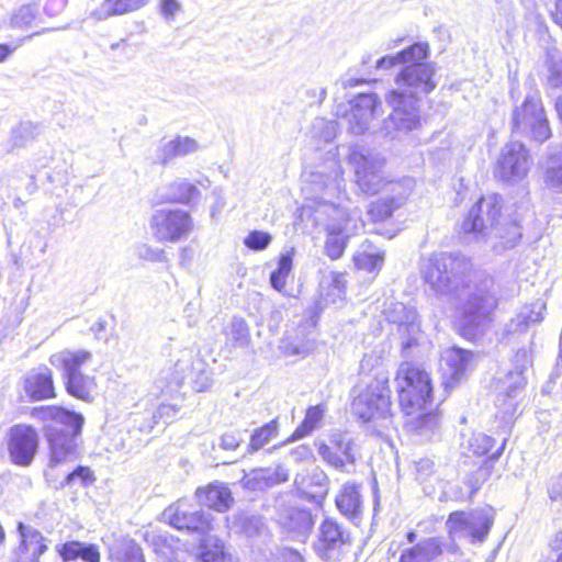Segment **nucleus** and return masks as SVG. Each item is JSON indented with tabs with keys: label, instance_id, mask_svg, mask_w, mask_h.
<instances>
[{
	"label": "nucleus",
	"instance_id": "a19ab883",
	"mask_svg": "<svg viewBox=\"0 0 562 562\" xmlns=\"http://www.w3.org/2000/svg\"><path fill=\"white\" fill-rule=\"evenodd\" d=\"M227 342L235 348H247L251 337L246 321L241 317H233L224 329Z\"/></svg>",
	"mask_w": 562,
	"mask_h": 562
},
{
	"label": "nucleus",
	"instance_id": "c9c22d12",
	"mask_svg": "<svg viewBox=\"0 0 562 562\" xmlns=\"http://www.w3.org/2000/svg\"><path fill=\"white\" fill-rule=\"evenodd\" d=\"M414 187L415 181L409 177H404L397 180L385 179L383 189L379 193L391 199L395 206L402 207L406 203Z\"/></svg>",
	"mask_w": 562,
	"mask_h": 562
},
{
	"label": "nucleus",
	"instance_id": "a18cd8bd",
	"mask_svg": "<svg viewBox=\"0 0 562 562\" xmlns=\"http://www.w3.org/2000/svg\"><path fill=\"white\" fill-rule=\"evenodd\" d=\"M293 259L291 254H284L280 257L278 268L270 276V283L272 288L279 292H282L286 279L292 270Z\"/></svg>",
	"mask_w": 562,
	"mask_h": 562
},
{
	"label": "nucleus",
	"instance_id": "58836bf2",
	"mask_svg": "<svg viewBox=\"0 0 562 562\" xmlns=\"http://www.w3.org/2000/svg\"><path fill=\"white\" fill-rule=\"evenodd\" d=\"M199 550L201 562H232L224 543L211 533L201 539Z\"/></svg>",
	"mask_w": 562,
	"mask_h": 562
},
{
	"label": "nucleus",
	"instance_id": "bf43d9fd",
	"mask_svg": "<svg viewBox=\"0 0 562 562\" xmlns=\"http://www.w3.org/2000/svg\"><path fill=\"white\" fill-rule=\"evenodd\" d=\"M237 520L241 526L243 532L246 533L247 536H252L257 533L260 527L262 526L261 520L257 517H247L241 515L237 518Z\"/></svg>",
	"mask_w": 562,
	"mask_h": 562
},
{
	"label": "nucleus",
	"instance_id": "6ab92c4d",
	"mask_svg": "<svg viewBox=\"0 0 562 562\" xmlns=\"http://www.w3.org/2000/svg\"><path fill=\"white\" fill-rule=\"evenodd\" d=\"M38 448V434L27 425H15L10 429L8 449L11 461L18 465H30Z\"/></svg>",
	"mask_w": 562,
	"mask_h": 562
},
{
	"label": "nucleus",
	"instance_id": "7c9ffc66",
	"mask_svg": "<svg viewBox=\"0 0 562 562\" xmlns=\"http://www.w3.org/2000/svg\"><path fill=\"white\" fill-rule=\"evenodd\" d=\"M336 505L346 517L352 520L359 518L362 508L360 485L346 483L336 496Z\"/></svg>",
	"mask_w": 562,
	"mask_h": 562
},
{
	"label": "nucleus",
	"instance_id": "052dcab7",
	"mask_svg": "<svg viewBox=\"0 0 562 562\" xmlns=\"http://www.w3.org/2000/svg\"><path fill=\"white\" fill-rule=\"evenodd\" d=\"M139 257L148 261L159 262L165 261L166 254L162 249L144 245L139 248Z\"/></svg>",
	"mask_w": 562,
	"mask_h": 562
},
{
	"label": "nucleus",
	"instance_id": "69168bd1",
	"mask_svg": "<svg viewBox=\"0 0 562 562\" xmlns=\"http://www.w3.org/2000/svg\"><path fill=\"white\" fill-rule=\"evenodd\" d=\"M398 64H401L398 54L391 55V56H384L376 60L375 68L376 69H390Z\"/></svg>",
	"mask_w": 562,
	"mask_h": 562
},
{
	"label": "nucleus",
	"instance_id": "20e7f679",
	"mask_svg": "<svg viewBox=\"0 0 562 562\" xmlns=\"http://www.w3.org/2000/svg\"><path fill=\"white\" fill-rule=\"evenodd\" d=\"M33 416L50 420L46 427L48 465L55 468L75 461L79 454L77 438L81 434L83 416L58 406L34 408Z\"/></svg>",
	"mask_w": 562,
	"mask_h": 562
},
{
	"label": "nucleus",
	"instance_id": "72a5a7b5",
	"mask_svg": "<svg viewBox=\"0 0 562 562\" xmlns=\"http://www.w3.org/2000/svg\"><path fill=\"white\" fill-rule=\"evenodd\" d=\"M544 183L554 192L562 193V145L550 147L544 167Z\"/></svg>",
	"mask_w": 562,
	"mask_h": 562
},
{
	"label": "nucleus",
	"instance_id": "864d4df0",
	"mask_svg": "<svg viewBox=\"0 0 562 562\" xmlns=\"http://www.w3.org/2000/svg\"><path fill=\"white\" fill-rule=\"evenodd\" d=\"M245 245L252 250H263L271 243L270 234L261 231H254L244 240Z\"/></svg>",
	"mask_w": 562,
	"mask_h": 562
},
{
	"label": "nucleus",
	"instance_id": "c756f323",
	"mask_svg": "<svg viewBox=\"0 0 562 562\" xmlns=\"http://www.w3.org/2000/svg\"><path fill=\"white\" fill-rule=\"evenodd\" d=\"M316 341L308 338L303 329L289 331L281 339L280 352L285 357L305 358L316 349Z\"/></svg>",
	"mask_w": 562,
	"mask_h": 562
},
{
	"label": "nucleus",
	"instance_id": "9b49d317",
	"mask_svg": "<svg viewBox=\"0 0 562 562\" xmlns=\"http://www.w3.org/2000/svg\"><path fill=\"white\" fill-rule=\"evenodd\" d=\"M348 164L361 192L373 195L382 191L386 178L383 175L385 159L380 154L352 148L348 155Z\"/></svg>",
	"mask_w": 562,
	"mask_h": 562
},
{
	"label": "nucleus",
	"instance_id": "e2e57ef3",
	"mask_svg": "<svg viewBox=\"0 0 562 562\" xmlns=\"http://www.w3.org/2000/svg\"><path fill=\"white\" fill-rule=\"evenodd\" d=\"M91 479V471L85 467H78L76 470L70 472L65 480L66 485H72L77 480L86 483Z\"/></svg>",
	"mask_w": 562,
	"mask_h": 562
},
{
	"label": "nucleus",
	"instance_id": "4c0bfd02",
	"mask_svg": "<svg viewBox=\"0 0 562 562\" xmlns=\"http://www.w3.org/2000/svg\"><path fill=\"white\" fill-rule=\"evenodd\" d=\"M195 139L188 136H178L172 140L165 143L160 148L159 160L161 164H167L175 157L184 156L194 153L198 149Z\"/></svg>",
	"mask_w": 562,
	"mask_h": 562
},
{
	"label": "nucleus",
	"instance_id": "0eeeda50",
	"mask_svg": "<svg viewBox=\"0 0 562 562\" xmlns=\"http://www.w3.org/2000/svg\"><path fill=\"white\" fill-rule=\"evenodd\" d=\"M91 358L87 350H64L49 358V363L63 371L67 393L83 402H91L97 390L95 378L81 372Z\"/></svg>",
	"mask_w": 562,
	"mask_h": 562
},
{
	"label": "nucleus",
	"instance_id": "a211bd4d",
	"mask_svg": "<svg viewBox=\"0 0 562 562\" xmlns=\"http://www.w3.org/2000/svg\"><path fill=\"white\" fill-rule=\"evenodd\" d=\"M164 516L175 528L196 535L199 541L209 536L214 529L212 516L210 514H205L202 510L189 513L182 508V504L180 502L168 507L164 512Z\"/></svg>",
	"mask_w": 562,
	"mask_h": 562
},
{
	"label": "nucleus",
	"instance_id": "49530a36",
	"mask_svg": "<svg viewBox=\"0 0 562 562\" xmlns=\"http://www.w3.org/2000/svg\"><path fill=\"white\" fill-rule=\"evenodd\" d=\"M495 440L483 432L472 434L463 443L464 448L474 456L487 454L494 447Z\"/></svg>",
	"mask_w": 562,
	"mask_h": 562
},
{
	"label": "nucleus",
	"instance_id": "cd10ccee",
	"mask_svg": "<svg viewBox=\"0 0 562 562\" xmlns=\"http://www.w3.org/2000/svg\"><path fill=\"white\" fill-rule=\"evenodd\" d=\"M289 472L282 465L276 468L254 469L241 479L244 487L249 490H266L288 481Z\"/></svg>",
	"mask_w": 562,
	"mask_h": 562
},
{
	"label": "nucleus",
	"instance_id": "f8f14e48",
	"mask_svg": "<svg viewBox=\"0 0 562 562\" xmlns=\"http://www.w3.org/2000/svg\"><path fill=\"white\" fill-rule=\"evenodd\" d=\"M153 236L159 243H178L193 231V218L181 209H160L149 220Z\"/></svg>",
	"mask_w": 562,
	"mask_h": 562
},
{
	"label": "nucleus",
	"instance_id": "2eb2a0df",
	"mask_svg": "<svg viewBox=\"0 0 562 562\" xmlns=\"http://www.w3.org/2000/svg\"><path fill=\"white\" fill-rule=\"evenodd\" d=\"M532 159L526 146L518 140L507 143L499 154L495 175L503 181H519L531 167Z\"/></svg>",
	"mask_w": 562,
	"mask_h": 562
},
{
	"label": "nucleus",
	"instance_id": "aec40b11",
	"mask_svg": "<svg viewBox=\"0 0 562 562\" xmlns=\"http://www.w3.org/2000/svg\"><path fill=\"white\" fill-rule=\"evenodd\" d=\"M445 552L453 557L462 555L461 549L457 543H443L440 538L430 537L409 549L403 550L400 562H432Z\"/></svg>",
	"mask_w": 562,
	"mask_h": 562
},
{
	"label": "nucleus",
	"instance_id": "ea45409f",
	"mask_svg": "<svg viewBox=\"0 0 562 562\" xmlns=\"http://www.w3.org/2000/svg\"><path fill=\"white\" fill-rule=\"evenodd\" d=\"M200 191L198 188L186 179H177L168 187V194L165 198L166 202L189 204L193 201Z\"/></svg>",
	"mask_w": 562,
	"mask_h": 562
},
{
	"label": "nucleus",
	"instance_id": "ddd939ff",
	"mask_svg": "<svg viewBox=\"0 0 562 562\" xmlns=\"http://www.w3.org/2000/svg\"><path fill=\"white\" fill-rule=\"evenodd\" d=\"M513 362L515 369L510 370L501 381L496 402L504 417H512L517 411L516 397L526 385L524 372L531 363L529 351L526 349L518 350Z\"/></svg>",
	"mask_w": 562,
	"mask_h": 562
},
{
	"label": "nucleus",
	"instance_id": "f257e3e1",
	"mask_svg": "<svg viewBox=\"0 0 562 562\" xmlns=\"http://www.w3.org/2000/svg\"><path fill=\"white\" fill-rule=\"evenodd\" d=\"M426 284L440 296L460 302L464 325L484 330L498 305L494 280L473 270L464 256L451 252L431 255L422 269Z\"/></svg>",
	"mask_w": 562,
	"mask_h": 562
},
{
	"label": "nucleus",
	"instance_id": "4be33fe9",
	"mask_svg": "<svg viewBox=\"0 0 562 562\" xmlns=\"http://www.w3.org/2000/svg\"><path fill=\"white\" fill-rule=\"evenodd\" d=\"M442 371L445 389H453L472 369L474 355L461 348H449L442 352Z\"/></svg>",
	"mask_w": 562,
	"mask_h": 562
},
{
	"label": "nucleus",
	"instance_id": "603ef678",
	"mask_svg": "<svg viewBox=\"0 0 562 562\" xmlns=\"http://www.w3.org/2000/svg\"><path fill=\"white\" fill-rule=\"evenodd\" d=\"M316 447L322 459L333 468L345 471L346 467L351 465L330 445L319 441L316 442Z\"/></svg>",
	"mask_w": 562,
	"mask_h": 562
},
{
	"label": "nucleus",
	"instance_id": "5701e85b",
	"mask_svg": "<svg viewBox=\"0 0 562 562\" xmlns=\"http://www.w3.org/2000/svg\"><path fill=\"white\" fill-rule=\"evenodd\" d=\"M378 105L380 100L374 93L360 94L353 100L349 112L344 117L351 133L359 135L369 128Z\"/></svg>",
	"mask_w": 562,
	"mask_h": 562
},
{
	"label": "nucleus",
	"instance_id": "3c124183",
	"mask_svg": "<svg viewBox=\"0 0 562 562\" xmlns=\"http://www.w3.org/2000/svg\"><path fill=\"white\" fill-rule=\"evenodd\" d=\"M345 461L350 464L355 463V456L352 452V441L347 434L335 432L329 437V443Z\"/></svg>",
	"mask_w": 562,
	"mask_h": 562
},
{
	"label": "nucleus",
	"instance_id": "f704fd0d",
	"mask_svg": "<svg viewBox=\"0 0 562 562\" xmlns=\"http://www.w3.org/2000/svg\"><path fill=\"white\" fill-rule=\"evenodd\" d=\"M326 412H327V407L325 404H317L315 406H310L306 409L305 417H304L303 422L293 431V434L286 440V442H292V441L302 439L304 437H307L314 430L321 428Z\"/></svg>",
	"mask_w": 562,
	"mask_h": 562
},
{
	"label": "nucleus",
	"instance_id": "4468645a",
	"mask_svg": "<svg viewBox=\"0 0 562 562\" xmlns=\"http://www.w3.org/2000/svg\"><path fill=\"white\" fill-rule=\"evenodd\" d=\"M206 362L194 352V350L184 348L178 352L171 368L168 383L181 385L186 380H190L196 392L206 391L212 379L206 370Z\"/></svg>",
	"mask_w": 562,
	"mask_h": 562
},
{
	"label": "nucleus",
	"instance_id": "7ed1b4c3",
	"mask_svg": "<svg viewBox=\"0 0 562 562\" xmlns=\"http://www.w3.org/2000/svg\"><path fill=\"white\" fill-rule=\"evenodd\" d=\"M371 358H363L360 363V381L355 387L351 404L355 415L363 423H372L379 434L392 426L390 375L383 367H370Z\"/></svg>",
	"mask_w": 562,
	"mask_h": 562
},
{
	"label": "nucleus",
	"instance_id": "bb28decb",
	"mask_svg": "<svg viewBox=\"0 0 562 562\" xmlns=\"http://www.w3.org/2000/svg\"><path fill=\"white\" fill-rule=\"evenodd\" d=\"M21 543L16 551V562H40V557L47 550L44 537L36 529L19 522Z\"/></svg>",
	"mask_w": 562,
	"mask_h": 562
},
{
	"label": "nucleus",
	"instance_id": "09e8293b",
	"mask_svg": "<svg viewBox=\"0 0 562 562\" xmlns=\"http://www.w3.org/2000/svg\"><path fill=\"white\" fill-rule=\"evenodd\" d=\"M37 8L32 4H24L16 9L10 19V25L15 29H29L37 16Z\"/></svg>",
	"mask_w": 562,
	"mask_h": 562
},
{
	"label": "nucleus",
	"instance_id": "5fc2aeb1",
	"mask_svg": "<svg viewBox=\"0 0 562 562\" xmlns=\"http://www.w3.org/2000/svg\"><path fill=\"white\" fill-rule=\"evenodd\" d=\"M540 321V314H526L520 313L517 315L515 319H513L509 324V331L510 333H517V331H524L530 324H536Z\"/></svg>",
	"mask_w": 562,
	"mask_h": 562
},
{
	"label": "nucleus",
	"instance_id": "13d9d810",
	"mask_svg": "<svg viewBox=\"0 0 562 562\" xmlns=\"http://www.w3.org/2000/svg\"><path fill=\"white\" fill-rule=\"evenodd\" d=\"M289 457L295 463L311 462L314 460L313 451L307 445H300V446L293 448L290 451Z\"/></svg>",
	"mask_w": 562,
	"mask_h": 562
},
{
	"label": "nucleus",
	"instance_id": "338daca9",
	"mask_svg": "<svg viewBox=\"0 0 562 562\" xmlns=\"http://www.w3.org/2000/svg\"><path fill=\"white\" fill-rule=\"evenodd\" d=\"M180 7L176 0H164L161 3V13L171 19L179 11Z\"/></svg>",
	"mask_w": 562,
	"mask_h": 562
},
{
	"label": "nucleus",
	"instance_id": "423d86ee",
	"mask_svg": "<svg viewBox=\"0 0 562 562\" xmlns=\"http://www.w3.org/2000/svg\"><path fill=\"white\" fill-rule=\"evenodd\" d=\"M398 403L405 415L426 409L432 402V384L428 372L412 362H403L395 375Z\"/></svg>",
	"mask_w": 562,
	"mask_h": 562
},
{
	"label": "nucleus",
	"instance_id": "dca6fc26",
	"mask_svg": "<svg viewBox=\"0 0 562 562\" xmlns=\"http://www.w3.org/2000/svg\"><path fill=\"white\" fill-rule=\"evenodd\" d=\"M349 544V533L333 518L319 525L314 550L324 560H338Z\"/></svg>",
	"mask_w": 562,
	"mask_h": 562
},
{
	"label": "nucleus",
	"instance_id": "774afa93",
	"mask_svg": "<svg viewBox=\"0 0 562 562\" xmlns=\"http://www.w3.org/2000/svg\"><path fill=\"white\" fill-rule=\"evenodd\" d=\"M549 496L552 501L562 499V474L558 475L549 491Z\"/></svg>",
	"mask_w": 562,
	"mask_h": 562
},
{
	"label": "nucleus",
	"instance_id": "79ce46f5",
	"mask_svg": "<svg viewBox=\"0 0 562 562\" xmlns=\"http://www.w3.org/2000/svg\"><path fill=\"white\" fill-rule=\"evenodd\" d=\"M149 0H104L97 11L99 19H106L112 15H121L136 11L144 7Z\"/></svg>",
	"mask_w": 562,
	"mask_h": 562
},
{
	"label": "nucleus",
	"instance_id": "4d7b16f0",
	"mask_svg": "<svg viewBox=\"0 0 562 562\" xmlns=\"http://www.w3.org/2000/svg\"><path fill=\"white\" fill-rule=\"evenodd\" d=\"M436 473L435 461L429 458H423L416 462V474L420 481H426Z\"/></svg>",
	"mask_w": 562,
	"mask_h": 562
},
{
	"label": "nucleus",
	"instance_id": "e433bc0d",
	"mask_svg": "<svg viewBox=\"0 0 562 562\" xmlns=\"http://www.w3.org/2000/svg\"><path fill=\"white\" fill-rule=\"evenodd\" d=\"M112 562H145L140 547L128 538L116 540L110 548Z\"/></svg>",
	"mask_w": 562,
	"mask_h": 562
},
{
	"label": "nucleus",
	"instance_id": "f03ea898",
	"mask_svg": "<svg viewBox=\"0 0 562 562\" xmlns=\"http://www.w3.org/2000/svg\"><path fill=\"white\" fill-rule=\"evenodd\" d=\"M311 191L315 192L317 220L324 222L327 232L326 255L335 260L345 251L347 239L357 228L360 212L348 206L349 199L345 190L344 170L329 153L325 164L310 175Z\"/></svg>",
	"mask_w": 562,
	"mask_h": 562
},
{
	"label": "nucleus",
	"instance_id": "2f4dec72",
	"mask_svg": "<svg viewBox=\"0 0 562 562\" xmlns=\"http://www.w3.org/2000/svg\"><path fill=\"white\" fill-rule=\"evenodd\" d=\"M64 562H100V552L95 544L80 541H68L57 547Z\"/></svg>",
	"mask_w": 562,
	"mask_h": 562
},
{
	"label": "nucleus",
	"instance_id": "c03bdc74",
	"mask_svg": "<svg viewBox=\"0 0 562 562\" xmlns=\"http://www.w3.org/2000/svg\"><path fill=\"white\" fill-rule=\"evenodd\" d=\"M401 64L407 65H428L424 60L429 55V45L427 43H415L404 50L397 53Z\"/></svg>",
	"mask_w": 562,
	"mask_h": 562
},
{
	"label": "nucleus",
	"instance_id": "39448f33",
	"mask_svg": "<svg viewBox=\"0 0 562 562\" xmlns=\"http://www.w3.org/2000/svg\"><path fill=\"white\" fill-rule=\"evenodd\" d=\"M502 198L490 194L481 198L469 211L462 224L464 233H473L477 238H502L512 243L519 236L514 222L502 214Z\"/></svg>",
	"mask_w": 562,
	"mask_h": 562
},
{
	"label": "nucleus",
	"instance_id": "a878e982",
	"mask_svg": "<svg viewBox=\"0 0 562 562\" xmlns=\"http://www.w3.org/2000/svg\"><path fill=\"white\" fill-rule=\"evenodd\" d=\"M23 389L31 401L55 397L53 374L47 367L31 370L24 378Z\"/></svg>",
	"mask_w": 562,
	"mask_h": 562
},
{
	"label": "nucleus",
	"instance_id": "de8ad7c7",
	"mask_svg": "<svg viewBox=\"0 0 562 562\" xmlns=\"http://www.w3.org/2000/svg\"><path fill=\"white\" fill-rule=\"evenodd\" d=\"M401 206H395L394 202L385 195H381L378 200L369 205L368 214L374 222L384 221L393 215Z\"/></svg>",
	"mask_w": 562,
	"mask_h": 562
},
{
	"label": "nucleus",
	"instance_id": "37998d69",
	"mask_svg": "<svg viewBox=\"0 0 562 562\" xmlns=\"http://www.w3.org/2000/svg\"><path fill=\"white\" fill-rule=\"evenodd\" d=\"M279 424L276 419L267 423L262 427L256 429L250 437L248 451L250 453L258 451L278 435Z\"/></svg>",
	"mask_w": 562,
	"mask_h": 562
},
{
	"label": "nucleus",
	"instance_id": "1a4fd4ad",
	"mask_svg": "<svg viewBox=\"0 0 562 562\" xmlns=\"http://www.w3.org/2000/svg\"><path fill=\"white\" fill-rule=\"evenodd\" d=\"M494 524L491 509L476 508L472 510L452 512L446 521V530L454 542L456 538L468 539L471 543H482L487 538Z\"/></svg>",
	"mask_w": 562,
	"mask_h": 562
},
{
	"label": "nucleus",
	"instance_id": "f3484780",
	"mask_svg": "<svg viewBox=\"0 0 562 562\" xmlns=\"http://www.w3.org/2000/svg\"><path fill=\"white\" fill-rule=\"evenodd\" d=\"M435 67L430 65H407L395 78L397 88L408 95L419 98L422 94L430 93L437 86L434 80Z\"/></svg>",
	"mask_w": 562,
	"mask_h": 562
},
{
	"label": "nucleus",
	"instance_id": "473e14b6",
	"mask_svg": "<svg viewBox=\"0 0 562 562\" xmlns=\"http://www.w3.org/2000/svg\"><path fill=\"white\" fill-rule=\"evenodd\" d=\"M506 446L504 439L501 446L473 472H471L464 483L470 488V494H475L482 485L490 480L494 472L495 462L503 453Z\"/></svg>",
	"mask_w": 562,
	"mask_h": 562
},
{
	"label": "nucleus",
	"instance_id": "393cba45",
	"mask_svg": "<svg viewBox=\"0 0 562 562\" xmlns=\"http://www.w3.org/2000/svg\"><path fill=\"white\" fill-rule=\"evenodd\" d=\"M419 411L406 415L405 429L407 434L419 442L430 441L440 432V418L437 413Z\"/></svg>",
	"mask_w": 562,
	"mask_h": 562
},
{
	"label": "nucleus",
	"instance_id": "680f3d73",
	"mask_svg": "<svg viewBox=\"0 0 562 562\" xmlns=\"http://www.w3.org/2000/svg\"><path fill=\"white\" fill-rule=\"evenodd\" d=\"M548 83L553 88L562 87V63L549 65Z\"/></svg>",
	"mask_w": 562,
	"mask_h": 562
},
{
	"label": "nucleus",
	"instance_id": "9d476101",
	"mask_svg": "<svg viewBox=\"0 0 562 562\" xmlns=\"http://www.w3.org/2000/svg\"><path fill=\"white\" fill-rule=\"evenodd\" d=\"M512 131L538 143H543L551 137L549 121L539 97L528 95L519 106L513 110Z\"/></svg>",
	"mask_w": 562,
	"mask_h": 562
},
{
	"label": "nucleus",
	"instance_id": "412c9836",
	"mask_svg": "<svg viewBox=\"0 0 562 562\" xmlns=\"http://www.w3.org/2000/svg\"><path fill=\"white\" fill-rule=\"evenodd\" d=\"M389 322L398 325L402 346L404 349L411 348L418 341L420 335V324L417 312L414 307H407L403 303H394L387 311Z\"/></svg>",
	"mask_w": 562,
	"mask_h": 562
},
{
	"label": "nucleus",
	"instance_id": "b1692460",
	"mask_svg": "<svg viewBox=\"0 0 562 562\" xmlns=\"http://www.w3.org/2000/svg\"><path fill=\"white\" fill-rule=\"evenodd\" d=\"M278 522L289 538L304 543L313 528L314 519L308 509L290 507L279 513Z\"/></svg>",
	"mask_w": 562,
	"mask_h": 562
},
{
	"label": "nucleus",
	"instance_id": "6e6d98bb",
	"mask_svg": "<svg viewBox=\"0 0 562 562\" xmlns=\"http://www.w3.org/2000/svg\"><path fill=\"white\" fill-rule=\"evenodd\" d=\"M313 130L315 134L322 132L319 137L325 142H331L336 137V123L334 121L317 119L313 124Z\"/></svg>",
	"mask_w": 562,
	"mask_h": 562
},
{
	"label": "nucleus",
	"instance_id": "0e129e2a",
	"mask_svg": "<svg viewBox=\"0 0 562 562\" xmlns=\"http://www.w3.org/2000/svg\"><path fill=\"white\" fill-rule=\"evenodd\" d=\"M240 438L235 432H226L221 438V447L225 450H236L240 445Z\"/></svg>",
	"mask_w": 562,
	"mask_h": 562
},
{
	"label": "nucleus",
	"instance_id": "8fccbe9b",
	"mask_svg": "<svg viewBox=\"0 0 562 562\" xmlns=\"http://www.w3.org/2000/svg\"><path fill=\"white\" fill-rule=\"evenodd\" d=\"M353 261L358 269H362L368 272H374L382 268L384 262V254L362 251L353 257Z\"/></svg>",
	"mask_w": 562,
	"mask_h": 562
},
{
	"label": "nucleus",
	"instance_id": "6e6552de",
	"mask_svg": "<svg viewBox=\"0 0 562 562\" xmlns=\"http://www.w3.org/2000/svg\"><path fill=\"white\" fill-rule=\"evenodd\" d=\"M391 113L383 120L381 133L390 138H400L422 125L420 99L402 90H391L385 95Z\"/></svg>",
	"mask_w": 562,
	"mask_h": 562
},
{
	"label": "nucleus",
	"instance_id": "c85d7f7f",
	"mask_svg": "<svg viewBox=\"0 0 562 562\" xmlns=\"http://www.w3.org/2000/svg\"><path fill=\"white\" fill-rule=\"evenodd\" d=\"M195 497L200 505L217 512L228 509L233 502L229 488L221 482H213L205 487H199L195 491Z\"/></svg>",
	"mask_w": 562,
	"mask_h": 562
}]
</instances>
